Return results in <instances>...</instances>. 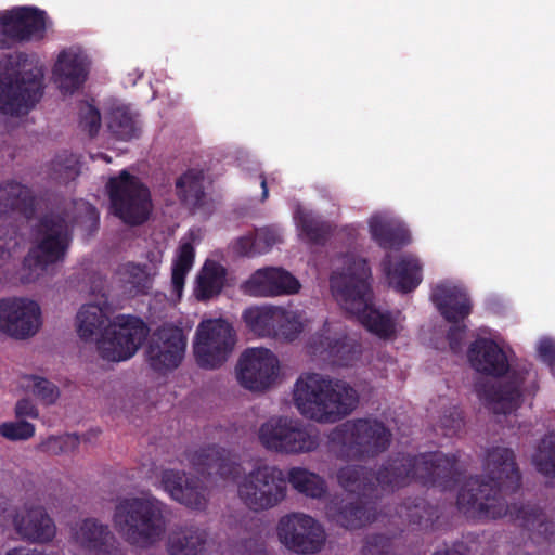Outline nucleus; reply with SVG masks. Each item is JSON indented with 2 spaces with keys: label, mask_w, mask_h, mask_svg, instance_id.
<instances>
[{
  "label": "nucleus",
  "mask_w": 555,
  "mask_h": 555,
  "mask_svg": "<svg viewBox=\"0 0 555 555\" xmlns=\"http://www.w3.org/2000/svg\"><path fill=\"white\" fill-rule=\"evenodd\" d=\"M457 456L443 452H427L417 455L397 453L389 456L374 473L361 465H347L338 469L339 486L356 499L333 500L326 506L332 522L345 529H359L374 518V500L378 487L395 490L417 481L425 487L442 491L454 489L460 482Z\"/></svg>",
  "instance_id": "f257e3e1"
},
{
  "label": "nucleus",
  "mask_w": 555,
  "mask_h": 555,
  "mask_svg": "<svg viewBox=\"0 0 555 555\" xmlns=\"http://www.w3.org/2000/svg\"><path fill=\"white\" fill-rule=\"evenodd\" d=\"M486 476L466 480L457 493L460 512L474 520H495L509 516L524 529L548 539L554 525L545 513L532 504H507L503 493H514L521 487V474L511 448L493 447L483 462Z\"/></svg>",
  "instance_id": "f03ea898"
},
{
  "label": "nucleus",
  "mask_w": 555,
  "mask_h": 555,
  "mask_svg": "<svg viewBox=\"0 0 555 555\" xmlns=\"http://www.w3.org/2000/svg\"><path fill=\"white\" fill-rule=\"evenodd\" d=\"M341 272L334 271L330 283L333 295L343 308L376 336L387 339L395 335L396 326L389 313L377 310L373 304L372 272L369 262L350 255Z\"/></svg>",
  "instance_id": "7ed1b4c3"
},
{
  "label": "nucleus",
  "mask_w": 555,
  "mask_h": 555,
  "mask_svg": "<svg viewBox=\"0 0 555 555\" xmlns=\"http://www.w3.org/2000/svg\"><path fill=\"white\" fill-rule=\"evenodd\" d=\"M107 308L96 304L83 305L77 314V332L81 339L92 340L101 334L96 347L107 361L130 359L145 340L149 328L138 317L119 314L106 326Z\"/></svg>",
  "instance_id": "20e7f679"
},
{
  "label": "nucleus",
  "mask_w": 555,
  "mask_h": 555,
  "mask_svg": "<svg viewBox=\"0 0 555 555\" xmlns=\"http://www.w3.org/2000/svg\"><path fill=\"white\" fill-rule=\"evenodd\" d=\"M293 400L306 418L321 424L337 423L359 405V392L345 379L319 373L302 374L295 383Z\"/></svg>",
  "instance_id": "39448f33"
},
{
  "label": "nucleus",
  "mask_w": 555,
  "mask_h": 555,
  "mask_svg": "<svg viewBox=\"0 0 555 555\" xmlns=\"http://www.w3.org/2000/svg\"><path fill=\"white\" fill-rule=\"evenodd\" d=\"M167 514V505L155 496L125 498L116 504L113 521L129 544L150 547L164 535Z\"/></svg>",
  "instance_id": "423d86ee"
},
{
  "label": "nucleus",
  "mask_w": 555,
  "mask_h": 555,
  "mask_svg": "<svg viewBox=\"0 0 555 555\" xmlns=\"http://www.w3.org/2000/svg\"><path fill=\"white\" fill-rule=\"evenodd\" d=\"M43 73L25 53L0 61V111L8 115L28 113L43 95Z\"/></svg>",
  "instance_id": "0eeeda50"
},
{
  "label": "nucleus",
  "mask_w": 555,
  "mask_h": 555,
  "mask_svg": "<svg viewBox=\"0 0 555 555\" xmlns=\"http://www.w3.org/2000/svg\"><path fill=\"white\" fill-rule=\"evenodd\" d=\"M392 434L377 417H358L336 426L328 442L336 456L345 461H365L386 452Z\"/></svg>",
  "instance_id": "6e6552de"
},
{
  "label": "nucleus",
  "mask_w": 555,
  "mask_h": 555,
  "mask_svg": "<svg viewBox=\"0 0 555 555\" xmlns=\"http://www.w3.org/2000/svg\"><path fill=\"white\" fill-rule=\"evenodd\" d=\"M35 238L36 244L25 256L23 266L34 271H46L48 266L64 261L72 232L64 217L47 214L36 225Z\"/></svg>",
  "instance_id": "1a4fd4ad"
},
{
  "label": "nucleus",
  "mask_w": 555,
  "mask_h": 555,
  "mask_svg": "<svg viewBox=\"0 0 555 555\" xmlns=\"http://www.w3.org/2000/svg\"><path fill=\"white\" fill-rule=\"evenodd\" d=\"M106 189L113 215L125 224L141 225L149 219L151 193L140 178L121 170L118 176L109 178Z\"/></svg>",
  "instance_id": "9d476101"
},
{
  "label": "nucleus",
  "mask_w": 555,
  "mask_h": 555,
  "mask_svg": "<svg viewBox=\"0 0 555 555\" xmlns=\"http://www.w3.org/2000/svg\"><path fill=\"white\" fill-rule=\"evenodd\" d=\"M286 476L276 466L258 464L237 482L243 504L254 512L279 505L286 496Z\"/></svg>",
  "instance_id": "9b49d317"
},
{
  "label": "nucleus",
  "mask_w": 555,
  "mask_h": 555,
  "mask_svg": "<svg viewBox=\"0 0 555 555\" xmlns=\"http://www.w3.org/2000/svg\"><path fill=\"white\" fill-rule=\"evenodd\" d=\"M259 440L271 451L285 454L309 453L320 446V433L312 425L288 417H272L259 429Z\"/></svg>",
  "instance_id": "f8f14e48"
},
{
  "label": "nucleus",
  "mask_w": 555,
  "mask_h": 555,
  "mask_svg": "<svg viewBox=\"0 0 555 555\" xmlns=\"http://www.w3.org/2000/svg\"><path fill=\"white\" fill-rule=\"evenodd\" d=\"M236 344V333L223 319L202 321L195 332L193 353L197 365L206 370L222 366Z\"/></svg>",
  "instance_id": "ddd939ff"
},
{
  "label": "nucleus",
  "mask_w": 555,
  "mask_h": 555,
  "mask_svg": "<svg viewBox=\"0 0 555 555\" xmlns=\"http://www.w3.org/2000/svg\"><path fill=\"white\" fill-rule=\"evenodd\" d=\"M280 363L276 356L267 348H247L236 364L238 384L253 392H263L276 380Z\"/></svg>",
  "instance_id": "4468645a"
},
{
  "label": "nucleus",
  "mask_w": 555,
  "mask_h": 555,
  "mask_svg": "<svg viewBox=\"0 0 555 555\" xmlns=\"http://www.w3.org/2000/svg\"><path fill=\"white\" fill-rule=\"evenodd\" d=\"M280 541L298 554H315L325 543L326 535L318 521L306 514H291L282 517L278 525Z\"/></svg>",
  "instance_id": "2eb2a0df"
},
{
  "label": "nucleus",
  "mask_w": 555,
  "mask_h": 555,
  "mask_svg": "<svg viewBox=\"0 0 555 555\" xmlns=\"http://www.w3.org/2000/svg\"><path fill=\"white\" fill-rule=\"evenodd\" d=\"M39 305L26 298L0 299V331L11 337L25 339L40 327Z\"/></svg>",
  "instance_id": "dca6fc26"
},
{
  "label": "nucleus",
  "mask_w": 555,
  "mask_h": 555,
  "mask_svg": "<svg viewBox=\"0 0 555 555\" xmlns=\"http://www.w3.org/2000/svg\"><path fill=\"white\" fill-rule=\"evenodd\" d=\"M186 337L178 326H163L153 336L149 348L150 366L158 373L175 370L181 363Z\"/></svg>",
  "instance_id": "f3484780"
},
{
  "label": "nucleus",
  "mask_w": 555,
  "mask_h": 555,
  "mask_svg": "<svg viewBox=\"0 0 555 555\" xmlns=\"http://www.w3.org/2000/svg\"><path fill=\"white\" fill-rule=\"evenodd\" d=\"M186 459L193 468L209 478L235 480L241 474L238 457L217 444H209L197 450H188Z\"/></svg>",
  "instance_id": "a211bd4d"
},
{
  "label": "nucleus",
  "mask_w": 555,
  "mask_h": 555,
  "mask_svg": "<svg viewBox=\"0 0 555 555\" xmlns=\"http://www.w3.org/2000/svg\"><path fill=\"white\" fill-rule=\"evenodd\" d=\"M311 356L333 365L349 366L361 354V345L343 335L331 337L326 331L312 335L307 345Z\"/></svg>",
  "instance_id": "6ab92c4d"
},
{
  "label": "nucleus",
  "mask_w": 555,
  "mask_h": 555,
  "mask_svg": "<svg viewBox=\"0 0 555 555\" xmlns=\"http://www.w3.org/2000/svg\"><path fill=\"white\" fill-rule=\"evenodd\" d=\"M1 24L9 26L14 44L40 40L47 31V13L35 7H17L1 13Z\"/></svg>",
  "instance_id": "aec40b11"
},
{
  "label": "nucleus",
  "mask_w": 555,
  "mask_h": 555,
  "mask_svg": "<svg viewBox=\"0 0 555 555\" xmlns=\"http://www.w3.org/2000/svg\"><path fill=\"white\" fill-rule=\"evenodd\" d=\"M164 489L177 502L193 509H203L207 505V489L203 481L193 475L175 469H165L162 474Z\"/></svg>",
  "instance_id": "412c9836"
},
{
  "label": "nucleus",
  "mask_w": 555,
  "mask_h": 555,
  "mask_svg": "<svg viewBox=\"0 0 555 555\" xmlns=\"http://www.w3.org/2000/svg\"><path fill=\"white\" fill-rule=\"evenodd\" d=\"M470 366L483 375L502 377L509 371L505 351L490 338H477L467 351Z\"/></svg>",
  "instance_id": "4be33fe9"
},
{
  "label": "nucleus",
  "mask_w": 555,
  "mask_h": 555,
  "mask_svg": "<svg viewBox=\"0 0 555 555\" xmlns=\"http://www.w3.org/2000/svg\"><path fill=\"white\" fill-rule=\"evenodd\" d=\"M382 269L389 285L402 294L413 292L423 279L420 260L410 254L401 255L395 261L387 254L382 260Z\"/></svg>",
  "instance_id": "5701e85b"
},
{
  "label": "nucleus",
  "mask_w": 555,
  "mask_h": 555,
  "mask_svg": "<svg viewBox=\"0 0 555 555\" xmlns=\"http://www.w3.org/2000/svg\"><path fill=\"white\" fill-rule=\"evenodd\" d=\"M13 526L23 539L37 543L50 542L56 533L53 519L42 506H25L13 517Z\"/></svg>",
  "instance_id": "b1692460"
},
{
  "label": "nucleus",
  "mask_w": 555,
  "mask_h": 555,
  "mask_svg": "<svg viewBox=\"0 0 555 555\" xmlns=\"http://www.w3.org/2000/svg\"><path fill=\"white\" fill-rule=\"evenodd\" d=\"M245 287L253 296H276L297 293L300 284L284 269L264 268L257 270L246 282Z\"/></svg>",
  "instance_id": "393cba45"
},
{
  "label": "nucleus",
  "mask_w": 555,
  "mask_h": 555,
  "mask_svg": "<svg viewBox=\"0 0 555 555\" xmlns=\"http://www.w3.org/2000/svg\"><path fill=\"white\" fill-rule=\"evenodd\" d=\"M73 541L90 555H108L115 537L109 527L95 518H85L70 530Z\"/></svg>",
  "instance_id": "a878e982"
},
{
  "label": "nucleus",
  "mask_w": 555,
  "mask_h": 555,
  "mask_svg": "<svg viewBox=\"0 0 555 555\" xmlns=\"http://www.w3.org/2000/svg\"><path fill=\"white\" fill-rule=\"evenodd\" d=\"M204 182V170L195 168L186 170L176 181V194L192 214L209 215L212 211V203L205 192Z\"/></svg>",
  "instance_id": "bb28decb"
},
{
  "label": "nucleus",
  "mask_w": 555,
  "mask_h": 555,
  "mask_svg": "<svg viewBox=\"0 0 555 555\" xmlns=\"http://www.w3.org/2000/svg\"><path fill=\"white\" fill-rule=\"evenodd\" d=\"M430 299L440 314L450 323H460L472 312L466 292L455 285L441 283L434 287Z\"/></svg>",
  "instance_id": "cd10ccee"
},
{
  "label": "nucleus",
  "mask_w": 555,
  "mask_h": 555,
  "mask_svg": "<svg viewBox=\"0 0 555 555\" xmlns=\"http://www.w3.org/2000/svg\"><path fill=\"white\" fill-rule=\"evenodd\" d=\"M524 376L513 373L509 380L503 385L481 384L476 385V392L481 400L489 404H494L495 413L507 414L517 405V401L521 397V386Z\"/></svg>",
  "instance_id": "c85d7f7f"
},
{
  "label": "nucleus",
  "mask_w": 555,
  "mask_h": 555,
  "mask_svg": "<svg viewBox=\"0 0 555 555\" xmlns=\"http://www.w3.org/2000/svg\"><path fill=\"white\" fill-rule=\"evenodd\" d=\"M88 70L81 55L73 51L59 54L53 68L54 81L64 94H72L86 81Z\"/></svg>",
  "instance_id": "c756f323"
},
{
  "label": "nucleus",
  "mask_w": 555,
  "mask_h": 555,
  "mask_svg": "<svg viewBox=\"0 0 555 555\" xmlns=\"http://www.w3.org/2000/svg\"><path fill=\"white\" fill-rule=\"evenodd\" d=\"M37 199L30 188L15 180L0 183V215L16 212L27 219L36 212Z\"/></svg>",
  "instance_id": "7c9ffc66"
},
{
  "label": "nucleus",
  "mask_w": 555,
  "mask_h": 555,
  "mask_svg": "<svg viewBox=\"0 0 555 555\" xmlns=\"http://www.w3.org/2000/svg\"><path fill=\"white\" fill-rule=\"evenodd\" d=\"M209 533L206 528L195 524L177 526L168 537L169 555H204Z\"/></svg>",
  "instance_id": "2f4dec72"
},
{
  "label": "nucleus",
  "mask_w": 555,
  "mask_h": 555,
  "mask_svg": "<svg viewBox=\"0 0 555 555\" xmlns=\"http://www.w3.org/2000/svg\"><path fill=\"white\" fill-rule=\"evenodd\" d=\"M149 261L145 263L127 262L119 266L117 274L120 281L130 285V291L135 294L146 295L153 287L154 278L158 273L159 260L155 259V255H147Z\"/></svg>",
  "instance_id": "473e14b6"
},
{
  "label": "nucleus",
  "mask_w": 555,
  "mask_h": 555,
  "mask_svg": "<svg viewBox=\"0 0 555 555\" xmlns=\"http://www.w3.org/2000/svg\"><path fill=\"white\" fill-rule=\"evenodd\" d=\"M106 122L108 131L117 140L129 141L140 135L138 115L128 105H113L107 113Z\"/></svg>",
  "instance_id": "72a5a7b5"
},
{
  "label": "nucleus",
  "mask_w": 555,
  "mask_h": 555,
  "mask_svg": "<svg viewBox=\"0 0 555 555\" xmlns=\"http://www.w3.org/2000/svg\"><path fill=\"white\" fill-rule=\"evenodd\" d=\"M370 233L374 242L384 249H400L410 243L408 230L379 217L370 220Z\"/></svg>",
  "instance_id": "f704fd0d"
},
{
  "label": "nucleus",
  "mask_w": 555,
  "mask_h": 555,
  "mask_svg": "<svg viewBox=\"0 0 555 555\" xmlns=\"http://www.w3.org/2000/svg\"><path fill=\"white\" fill-rule=\"evenodd\" d=\"M287 481L296 491L312 499H322L327 493L325 479L304 467H292L286 477Z\"/></svg>",
  "instance_id": "c9c22d12"
},
{
  "label": "nucleus",
  "mask_w": 555,
  "mask_h": 555,
  "mask_svg": "<svg viewBox=\"0 0 555 555\" xmlns=\"http://www.w3.org/2000/svg\"><path fill=\"white\" fill-rule=\"evenodd\" d=\"M276 309L273 306L250 307L244 310L242 319L255 335L273 338Z\"/></svg>",
  "instance_id": "e433bc0d"
},
{
  "label": "nucleus",
  "mask_w": 555,
  "mask_h": 555,
  "mask_svg": "<svg viewBox=\"0 0 555 555\" xmlns=\"http://www.w3.org/2000/svg\"><path fill=\"white\" fill-rule=\"evenodd\" d=\"M401 517H405L409 525L416 526L421 530H434L435 524L439 518L437 507L430 505L424 499H415L413 505L404 504L399 512Z\"/></svg>",
  "instance_id": "4c0bfd02"
},
{
  "label": "nucleus",
  "mask_w": 555,
  "mask_h": 555,
  "mask_svg": "<svg viewBox=\"0 0 555 555\" xmlns=\"http://www.w3.org/2000/svg\"><path fill=\"white\" fill-rule=\"evenodd\" d=\"M304 312L278 307L273 338L293 341L304 330Z\"/></svg>",
  "instance_id": "58836bf2"
},
{
  "label": "nucleus",
  "mask_w": 555,
  "mask_h": 555,
  "mask_svg": "<svg viewBox=\"0 0 555 555\" xmlns=\"http://www.w3.org/2000/svg\"><path fill=\"white\" fill-rule=\"evenodd\" d=\"M80 169L79 157L72 152L62 151L51 160L49 175L57 183L67 184L80 175Z\"/></svg>",
  "instance_id": "ea45409f"
},
{
  "label": "nucleus",
  "mask_w": 555,
  "mask_h": 555,
  "mask_svg": "<svg viewBox=\"0 0 555 555\" xmlns=\"http://www.w3.org/2000/svg\"><path fill=\"white\" fill-rule=\"evenodd\" d=\"M224 269L215 262H206L197 279L196 296L207 300L218 295L224 284Z\"/></svg>",
  "instance_id": "a19ab883"
},
{
  "label": "nucleus",
  "mask_w": 555,
  "mask_h": 555,
  "mask_svg": "<svg viewBox=\"0 0 555 555\" xmlns=\"http://www.w3.org/2000/svg\"><path fill=\"white\" fill-rule=\"evenodd\" d=\"M296 218L301 233L311 244L324 245L332 234L330 223L311 212L298 211Z\"/></svg>",
  "instance_id": "79ce46f5"
},
{
  "label": "nucleus",
  "mask_w": 555,
  "mask_h": 555,
  "mask_svg": "<svg viewBox=\"0 0 555 555\" xmlns=\"http://www.w3.org/2000/svg\"><path fill=\"white\" fill-rule=\"evenodd\" d=\"M531 462L539 474L555 479V435L541 439Z\"/></svg>",
  "instance_id": "37998d69"
},
{
  "label": "nucleus",
  "mask_w": 555,
  "mask_h": 555,
  "mask_svg": "<svg viewBox=\"0 0 555 555\" xmlns=\"http://www.w3.org/2000/svg\"><path fill=\"white\" fill-rule=\"evenodd\" d=\"M78 444L79 439L74 434L50 436L40 442L38 450L49 455H60L74 451Z\"/></svg>",
  "instance_id": "c03bdc74"
},
{
  "label": "nucleus",
  "mask_w": 555,
  "mask_h": 555,
  "mask_svg": "<svg viewBox=\"0 0 555 555\" xmlns=\"http://www.w3.org/2000/svg\"><path fill=\"white\" fill-rule=\"evenodd\" d=\"M79 126L91 138L98 135L101 128V113L92 104L83 102L79 107Z\"/></svg>",
  "instance_id": "a18cd8bd"
},
{
  "label": "nucleus",
  "mask_w": 555,
  "mask_h": 555,
  "mask_svg": "<svg viewBox=\"0 0 555 555\" xmlns=\"http://www.w3.org/2000/svg\"><path fill=\"white\" fill-rule=\"evenodd\" d=\"M0 435L11 441L27 440L35 435V426L26 421L4 422L0 425Z\"/></svg>",
  "instance_id": "49530a36"
},
{
  "label": "nucleus",
  "mask_w": 555,
  "mask_h": 555,
  "mask_svg": "<svg viewBox=\"0 0 555 555\" xmlns=\"http://www.w3.org/2000/svg\"><path fill=\"white\" fill-rule=\"evenodd\" d=\"M392 539L385 534L367 535L362 547V555H392Z\"/></svg>",
  "instance_id": "de8ad7c7"
},
{
  "label": "nucleus",
  "mask_w": 555,
  "mask_h": 555,
  "mask_svg": "<svg viewBox=\"0 0 555 555\" xmlns=\"http://www.w3.org/2000/svg\"><path fill=\"white\" fill-rule=\"evenodd\" d=\"M16 229L14 225H0V268L11 259V248L16 245Z\"/></svg>",
  "instance_id": "09e8293b"
},
{
  "label": "nucleus",
  "mask_w": 555,
  "mask_h": 555,
  "mask_svg": "<svg viewBox=\"0 0 555 555\" xmlns=\"http://www.w3.org/2000/svg\"><path fill=\"white\" fill-rule=\"evenodd\" d=\"M440 427L446 436L456 434L463 426V414L459 406L454 405L443 411L440 416Z\"/></svg>",
  "instance_id": "8fccbe9b"
},
{
  "label": "nucleus",
  "mask_w": 555,
  "mask_h": 555,
  "mask_svg": "<svg viewBox=\"0 0 555 555\" xmlns=\"http://www.w3.org/2000/svg\"><path fill=\"white\" fill-rule=\"evenodd\" d=\"M34 388L33 392L36 397L41 399L47 404H52L56 401L59 397V389L57 387L51 383L50 380L43 378L34 376Z\"/></svg>",
  "instance_id": "3c124183"
},
{
  "label": "nucleus",
  "mask_w": 555,
  "mask_h": 555,
  "mask_svg": "<svg viewBox=\"0 0 555 555\" xmlns=\"http://www.w3.org/2000/svg\"><path fill=\"white\" fill-rule=\"evenodd\" d=\"M194 257L195 250L193 245L189 242L183 243L178 249V255L173 260L172 266L190 271L194 262Z\"/></svg>",
  "instance_id": "603ef678"
},
{
  "label": "nucleus",
  "mask_w": 555,
  "mask_h": 555,
  "mask_svg": "<svg viewBox=\"0 0 555 555\" xmlns=\"http://www.w3.org/2000/svg\"><path fill=\"white\" fill-rule=\"evenodd\" d=\"M234 249L240 256L253 257L257 254H261V248L258 246L256 236H242L237 238Z\"/></svg>",
  "instance_id": "864d4df0"
},
{
  "label": "nucleus",
  "mask_w": 555,
  "mask_h": 555,
  "mask_svg": "<svg viewBox=\"0 0 555 555\" xmlns=\"http://www.w3.org/2000/svg\"><path fill=\"white\" fill-rule=\"evenodd\" d=\"M466 326L460 323H452L447 333V339L452 351L457 352L462 348Z\"/></svg>",
  "instance_id": "5fc2aeb1"
},
{
  "label": "nucleus",
  "mask_w": 555,
  "mask_h": 555,
  "mask_svg": "<svg viewBox=\"0 0 555 555\" xmlns=\"http://www.w3.org/2000/svg\"><path fill=\"white\" fill-rule=\"evenodd\" d=\"M540 359L548 364L555 363V344L551 339H542L538 347Z\"/></svg>",
  "instance_id": "6e6d98bb"
},
{
  "label": "nucleus",
  "mask_w": 555,
  "mask_h": 555,
  "mask_svg": "<svg viewBox=\"0 0 555 555\" xmlns=\"http://www.w3.org/2000/svg\"><path fill=\"white\" fill-rule=\"evenodd\" d=\"M15 413L17 417H38V409L29 399H21L16 402Z\"/></svg>",
  "instance_id": "4d7b16f0"
},
{
  "label": "nucleus",
  "mask_w": 555,
  "mask_h": 555,
  "mask_svg": "<svg viewBox=\"0 0 555 555\" xmlns=\"http://www.w3.org/2000/svg\"><path fill=\"white\" fill-rule=\"evenodd\" d=\"M258 246L261 248V253L271 248L278 242V235L275 232L264 229L256 234Z\"/></svg>",
  "instance_id": "13d9d810"
},
{
  "label": "nucleus",
  "mask_w": 555,
  "mask_h": 555,
  "mask_svg": "<svg viewBox=\"0 0 555 555\" xmlns=\"http://www.w3.org/2000/svg\"><path fill=\"white\" fill-rule=\"evenodd\" d=\"M188 273L189 270L172 266L171 286L173 293H176L178 296L182 294Z\"/></svg>",
  "instance_id": "bf43d9fd"
},
{
  "label": "nucleus",
  "mask_w": 555,
  "mask_h": 555,
  "mask_svg": "<svg viewBox=\"0 0 555 555\" xmlns=\"http://www.w3.org/2000/svg\"><path fill=\"white\" fill-rule=\"evenodd\" d=\"M260 179H261V189H262V194H261V201H266L269 196V191H268V185H267V179L264 177V175H260Z\"/></svg>",
  "instance_id": "052dcab7"
},
{
  "label": "nucleus",
  "mask_w": 555,
  "mask_h": 555,
  "mask_svg": "<svg viewBox=\"0 0 555 555\" xmlns=\"http://www.w3.org/2000/svg\"><path fill=\"white\" fill-rule=\"evenodd\" d=\"M431 555H463V554L453 548H444V550H438Z\"/></svg>",
  "instance_id": "680f3d73"
},
{
  "label": "nucleus",
  "mask_w": 555,
  "mask_h": 555,
  "mask_svg": "<svg viewBox=\"0 0 555 555\" xmlns=\"http://www.w3.org/2000/svg\"><path fill=\"white\" fill-rule=\"evenodd\" d=\"M88 212H89V214L91 215V217H92V218H94L96 221L99 220V215H98V212H96L95 207H93V206H91V205H90V206L88 207Z\"/></svg>",
  "instance_id": "e2e57ef3"
}]
</instances>
